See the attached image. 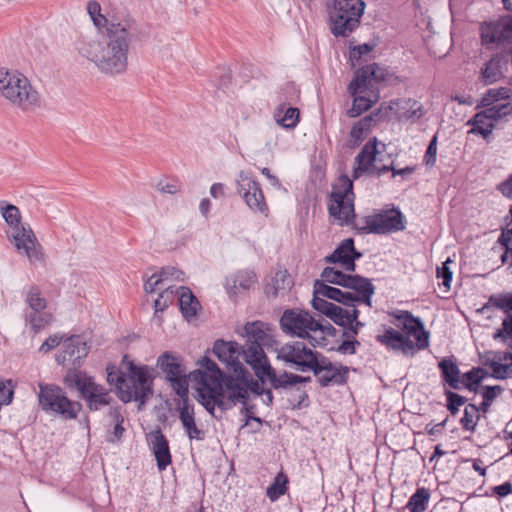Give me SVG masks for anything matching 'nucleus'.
Returning a JSON list of instances; mask_svg holds the SVG:
<instances>
[{"label":"nucleus","mask_w":512,"mask_h":512,"mask_svg":"<svg viewBox=\"0 0 512 512\" xmlns=\"http://www.w3.org/2000/svg\"><path fill=\"white\" fill-rule=\"evenodd\" d=\"M351 274H345L344 272L337 270L333 267H325L321 273L324 283H331L341 287H346Z\"/></svg>","instance_id":"nucleus-44"},{"label":"nucleus","mask_w":512,"mask_h":512,"mask_svg":"<svg viewBox=\"0 0 512 512\" xmlns=\"http://www.w3.org/2000/svg\"><path fill=\"white\" fill-rule=\"evenodd\" d=\"M25 303L28 308L24 312H41L47 307V300L42 297L38 286L32 285L25 291Z\"/></svg>","instance_id":"nucleus-39"},{"label":"nucleus","mask_w":512,"mask_h":512,"mask_svg":"<svg viewBox=\"0 0 512 512\" xmlns=\"http://www.w3.org/2000/svg\"><path fill=\"white\" fill-rule=\"evenodd\" d=\"M296 394L293 396L291 401V405L293 409H301L303 407H307L309 405V396L305 390H301L300 388H296Z\"/></svg>","instance_id":"nucleus-63"},{"label":"nucleus","mask_w":512,"mask_h":512,"mask_svg":"<svg viewBox=\"0 0 512 512\" xmlns=\"http://www.w3.org/2000/svg\"><path fill=\"white\" fill-rule=\"evenodd\" d=\"M253 371L261 383L264 384L268 381L274 390H287L295 386V381L292 379L294 378V373L283 371L278 374L271 366L269 360L255 366Z\"/></svg>","instance_id":"nucleus-22"},{"label":"nucleus","mask_w":512,"mask_h":512,"mask_svg":"<svg viewBox=\"0 0 512 512\" xmlns=\"http://www.w3.org/2000/svg\"><path fill=\"white\" fill-rule=\"evenodd\" d=\"M39 405L47 413L60 415L64 419H76L81 405L71 401L64 391L54 384H39Z\"/></svg>","instance_id":"nucleus-11"},{"label":"nucleus","mask_w":512,"mask_h":512,"mask_svg":"<svg viewBox=\"0 0 512 512\" xmlns=\"http://www.w3.org/2000/svg\"><path fill=\"white\" fill-rule=\"evenodd\" d=\"M265 324L261 321L248 322L244 326L247 337L245 347V362L253 369L266 361L268 358L263 347H271L276 341L264 329Z\"/></svg>","instance_id":"nucleus-13"},{"label":"nucleus","mask_w":512,"mask_h":512,"mask_svg":"<svg viewBox=\"0 0 512 512\" xmlns=\"http://www.w3.org/2000/svg\"><path fill=\"white\" fill-rule=\"evenodd\" d=\"M293 285L294 282L289 272L286 269L279 270L265 285L264 293L268 298H276L280 293H287Z\"/></svg>","instance_id":"nucleus-30"},{"label":"nucleus","mask_w":512,"mask_h":512,"mask_svg":"<svg viewBox=\"0 0 512 512\" xmlns=\"http://www.w3.org/2000/svg\"><path fill=\"white\" fill-rule=\"evenodd\" d=\"M442 380L454 390L460 389L461 371L453 357H443L438 362Z\"/></svg>","instance_id":"nucleus-31"},{"label":"nucleus","mask_w":512,"mask_h":512,"mask_svg":"<svg viewBox=\"0 0 512 512\" xmlns=\"http://www.w3.org/2000/svg\"><path fill=\"white\" fill-rule=\"evenodd\" d=\"M353 97L352 107L348 110V116L351 118L359 116L363 112L369 110L373 105V102L365 96L355 95Z\"/></svg>","instance_id":"nucleus-45"},{"label":"nucleus","mask_w":512,"mask_h":512,"mask_svg":"<svg viewBox=\"0 0 512 512\" xmlns=\"http://www.w3.org/2000/svg\"><path fill=\"white\" fill-rule=\"evenodd\" d=\"M289 479L284 472H279L273 482L268 486L266 495L271 502L277 501L288 491Z\"/></svg>","instance_id":"nucleus-40"},{"label":"nucleus","mask_w":512,"mask_h":512,"mask_svg":"<svg viewBox=\"0 0 512 512\" xmlns=\"http://www.w3.org/2000/svg\"><path fill=\"white\" fill-rule=\"evenodd\" d=\"M314 288L315 294H320L321 296L338 302L342 305L354 307V305L357 303V297L355 293L342 291L341 289L330 286L323 281L315 280Z\"/></svg>","instance_id":"nucleus-28"},{"label":"nucleus","mask_w":512,"mask_h":512,"mask_svg":"<svg viewBox=\"0 0 512 512\" xmlns=\"http://www.w3.org/2000/svg\"><path fill=\"white\" fill-rule=\"evenodd\" d=\"M336 304L329 302L325 299V297L320 294L313 295L312 299V307L319 311L321 314L328 317V315L332 312L333 308H335Z\"/></svg>","instance_id":"nucleus-51"},{"label":"nucleus","mask_w":512,"mask_h":512,"mask_svg":"<svg viewBox=\"0 0 512 512\" xmlns=\"http://www.w3.org/2000/svg\"><path fill=\"white\" fill-rule=\"evenodd\" d=\"M317 362L321 371L313 373L321 387L330 385H344L348 381L349 368L343 365H335L331 360L323 355H318Z\"/></svg>","instance_id":"nucleus-20"},{"label":"nucleus","mask_w":512,"mask_h":512,"mask_svg":"<svg viewBox=\"0 0 512 512\" xmlns=\"http://www.w3.org/2000/svg\"><path fill=\"white\" fill-rule=\"evenodd\" d=\"M256 283L255 271L243 269L226 277L225 288L230 299L235 300L239 293L248 291Z\"/></svg>","instance_id":"nucleus-25"},{"label":"nucleus","mask_w":512,"mask_h":512,"mask_svg":"<svg viewBox=\"0 0 512 512\" xmlns=\"http://www.w3.org/2000/svg\"><path fill=\"white\" fill-rule=\"evenodd\" d=\"M482 398L484 401L489 403H493V401L504 391L503 387L500 385H484L482 386Z\"/></svg>","instance_id":"nucleus-62"},{"label":"nucleus","mask_w":512,"mask_h":512,"mask_svg":"<svg viewBox=\"0 0 512 512\" xmlns=\"http://www.w3.org/2000/svg\"><path fill=\"white\" fill-rule=\"evenodd\" d=\"M107 382L115 385L119 398L125 402L138 401L144 405L153 395V378L147 365L137 366L129 362L128 379L126 374L114 365H108Z\"/></svg>","instance_id":"nucleus-4"},{"label":"nucleus","mask_w":512,"mask_h":512,"mask_svg":"<svg viewBox=\"0 0 512 512\" xmlns=\"http://www.w3.org/2000/svg\"><path fill=\"white\" fill-rule=\"evenodd\" d=\"M494 340H501L506 343L512 339V314H508L502 321V327L493 334Z\"/></svg>","instance_id":"nucleus-50"},{"label":"nucleus","mask_w":512,"mask_h":512,"mask_svg":"<svg viewBox=\"0 0 512 512\" xmlns=\"http://www.w3.org/2000/svg\"><path fill=\"white\" fill-rule=\"evenodd\" d=\"M372 120V115H368L356 122L350 130L351 138L357 142L362 141L364 134L370 129Z\"/></svg>","instance_id":"nucleus-46"},{"label":"nucleus","mask_w":512,"mask_h":512,"mask_svg":"<svg viewBox=\"0 0 512 512\" xmlns=\"http://www.w3.org/2000/svg\"><path fill=\"white\" fill-rule=\"evenodd\" d=\"M64 381L68 387L79 391L90 411L100 410L103 406L109 405L112 400L109 391L83 371L68 369Z\"/></svg>","instance_id":"nucleus-8"},{"label":"nucleus","mask_w":512,"mask_h":512,"mask_svg":"<svg viewBox=\"0 0 512 512\" xmlns=\"http://www.w3.org/2000/svg\"><path fill=\"white\" fill-rule=\"evenodd\" d=\"M373 71L366 66H363L356 70L354 77L348 85V92L351 96L361 94L365 92L369 86H372V82L369 75H373Z\"/></svg>","instance_id":"nucleus-34"},{"label":"nucleus","mask_w":512,"mask_h":512,"mask_svg":"<svg viewBox=\"0 0 512 512\" xmlns=\"http://www.w3.org/2000/svg\"><path fill=\"white\" fill-rule=\"evenodd\" d=\"M486 110H492L496 114L495 120L498 122L503 117L512 113V105L510 102L492 104L491 106L485 107Z\"/></svg>","instance_id":"nucleus-59"},{"label":"nucleus","mask_w":512,"mask_h":512,"mask_svg":"<svg viewBox=\"0 0 512 512\" xmlns=\"http://www.w3.org/2000/svg\"><path fill=\"white\" fill-rule=\"evenodd\" d=\"M511 94L512 90L508 87L489 89L482 97L478 107H488L499 100L507 101Z\"/></svg>","instance_id":"nucleus-43"},{"label":"nucleus","mask_w":512,"mask_h":512,"mask_svg":"<svg viewBox=\"0 0 512 512\" xmlns=\"http://www.w3.org/2000/svg\"><path fill=\"white\" fill-rule=\"evenodd\" d=\"M89 353V346L81 336L72 335L63 342V350L56 356L59 364H71L70 369L78 370Z\"/></svg>","instance_id":"nucleus-19"},{"label":"nucleus","mask_w":512,"mask_h":512,"mask_svg":"<svg viewBox=\"0 0 512 512\" xmlns=\"http://www.w3.org/2000/svg\"><path fill=\"white\" fill-rule=\"evenodd\" d=\"M345 288L354 290L357 293V303L361 302L371 306V297L375 293V287L368 278L351 274Z\"/></svg>","instance_id":"nucleus-29"},{"label":"nucleus","mask_w":512,"mask_h":512,"mask_svg":"<svg viewBox=\"0 0 512 512\" xmlns=\"http://www.w3.org/2000/svg\"><path fill=\"white\" fill-rule=\"evenodd\" d=\"M234 374H224L213 387L202 390L198 402L212 416H215L216 407L222 412L232 409L237 403L248 401L247 377L244 368L233 370Z\"/></svg>","instance_id":"nucleus-2"},{"label":"nucleus","mask_w":512,"mask_h":512,"mask_svg":"<svg viewBox=\"0 0 512 512\" xmlns=\"http://www.w3.org/2000/svg\"><path fill=\"white\" fill-rule=\"evenodd\" d=\"M183 272L179 269L171 266L163 267L158 273L152 274V279L159 277L162 278V283L169 280L170 278L180 279Z\"/></svg>","instance_id":"nucleus-58"},{"label":"nucleus","mask_w":512,"mask_h":512,"mask_svg":"<svg viewBox=\"0 0 512 512\" xmlns=\"http://www.w3.org/2000/svg\"><path fill=\"white\" fill-rule=\"evenodd\" d=\"M237 191L246 205L253 211L268 215V205L260 183L248 172L241 171L237 177Z\"/></svg>","instance_id":"nucleus-16"},{"label":"nucleus","mask_w":512,"mask_h":512,"mask_svg":"<svg viewBox=\"0 0 512 512\" xmlns=\"http://www.w3.org/2000/svg\"><path fill=\"white\" fill-rule=\"evenodd\" d=\"M406 225V218L398 207L382 210L353 221V227L359 234L384 235L403 231Z\"/></svg>","instance_id":"nucleus-7"},{"label":"nucleus","mask_w":512,"mask_h":512,"mask_svg":"<svg viewBox=\"0 0 512 512\" xmlns=\"http://www.w3.org/2000/svg\"><path fill=\"white\" fill-rule=\"evenodd\" d=\"M299 109L287 107L285 103L280 104L274 114V118L280 126L286 129H293L299 122Z\"/></svg>","instance_id":"nucleus-35"},{"label":"nucleus","mask_w":512,"mask_h":512,"mask_svg":"<svg viewBox=\"0 0 512 512\" xmlns=\"http://www.w3.org/2000/svg\"><path fill=\"white\" fill-rule=\"evenodd\" d=\"M497 243L504 248V253L501 255L502 263H506L508 260V256L511 255L512 258V235L506 234V229L503 227L501 229V234L498 237ZM512 265V261H511Z\"/></svg>","instance_id":"nucleus-52"},{"label":"nucleus","mask_w":512,"mask_h":512,"mask_svg":"<svg viewBox=\"0 0 512 512\" xmlns=\"http://www.w3.org/2000/svg\"><path fill=\"white\" fill-rule=\"evenodd\" d=\"M147 441L153 455L155 456L158 470H166V468L172 463V456L167 438L158 428L148 435Z\"/></svg>","instance_id":"nucleus-24"},{"label":"nucleus","mask_w":512,"mask_h":512,"mask_svg":"<svg viewBox=\"0 0 512 512\" xmlns=\"http://www.w3.org/2000/svg\"><path fill=\"white\" fill-rule=\"evenodd\" d=\"M244 373H245V377H247V383H246V385L248 386L247 393L249 394V392H252L256 396H261L265 389L262 387L261 381L258 378H257V380H255L253 378V376L251 375V373L245 367H244Z\"/></svg>","instance_id":"nucleus-57"},{"label":"nucleus","mask_w":512,"mask_h":512,"mask_svg":"<svg viewBox=\"0 0 512 512\" xmlns=\"http://www.w3.org/2000/svg\"><path fill=\"white\" fill-rule=\"evenodd\" d=\"M354 257H362V253L355 248L353 238L344 239L335 250L325 257V262L331 264H341L344 261Z\"/></svg>","instance_id":"nucleus-33"},{"label":"nucleus","mask_w":512,"mask_h":512,"mask_svg":"<svg viewBox=\"0 0 512 512\" xmlns=\"http://www.w3.org/2000/svg\"><path fill=\"white\" fill-rule=\"evenodd\" d=\"M157 367L165 375V379L180 399L189 397L187 370L180 355L171 351L163 352L157 358Z\"/></svg>","instance_id":"nucleus-14"},{"label":"nucleus","mask_w":512,"mask_h":512,"mask_svg":"<svg viewBox=\"0 0 512 512\" xmlns=\"http://www.w3.org/2000/svg\"><path fill=\"white\" fill-rule=\"evenodd\" d=\"M480 384L481 383L478 382L477 377L472 373L471 370L463 373L462 376H460V386L462 385L470 392L477 393Z\"/></svg>","instance_id":"nucleus-54"},{"label":"nucleus","mask_w":512,"mask_h":512,"mask_svg":"<svg viewBox=\"0 0 512 512\" xmlns=\"http://www.w3.org/2000/svg\"><path fill=\"white\" fill-rule=\"evenodd\" d=\"M130 32L121 24H111L106 36L98 43L91 60L105 73L120 74L126 71Z\"/></svg>","instance_id":"nucleus-3"},{"label":"nucleus","mask_w":512,"mask_h":512,"mask_svg":"<svg viewBox=\"0 0 512 512\" xmlns=\"http://www.w3.org/2000/svg\"><path fill=\"white\" fill-rule=\"evenodd\" d=\"M470 407L468 405L464 409L463 417L460 419V424L464 430L475 432L478 421L480 420V414H476V420H473L472 415L469 412Z\"/></svg>","instance_id":"nucleus-56"},{"label":"nucleus","mask_w":512,"mask_h":512,"mask_svg":"<svg viewBox=\"0 0 512 512\" xmlns=\"http://www.w3.org/2000/svg\"><path fill=\"white\" fill-rule=\"evenodd\" d=\"M364 9L363 0H334L329 10L331 33L335 37H349L359 27Z\"/></svg>","instance_id":"nucleus-6"},{"label":"nucleus","mask_w":512,"mask_h":512,"mask_svg":"<svg viewBox=\"0 0 512 512\" xmlns=\"http://www.w3.org/2000/svg\"><path fill=\"white\" fill-rule=\"evenodd\" d=\"M240 403L243 405L241 413L244 414V416H245V424L244 425H248L250 421H255L258 424V426L253 431L254 432L259 431L260 427L263 424V420L260 417L254 415L255 405L248 404V401H244V402H240Z\"/></svg>","instance_id":"nucleus-53"},{"label":"nucleus","mask_w":512,"mask_h":512,"mask_svg":"<svg viewBox=\"0 0 512 512\" xmlns=\"http://www.w3.org/2000/svg\"><path fill=\"white\" fill-rule=\"evenodd\" d=\"M445 396L446 407L452 415H456L459 412L460 406L464 405L467 402L466 397L451 390H446Z\"/></svg>","instance_id":"nucleus-48"},{"label":"nucleus","mask_w":512,"mask_h":512,"mask_svg":"<svg viewBox=\"0 0 512 512\" xmlns=\"http://www.w3.org/2000/svg\"><path fill=\"white\" fill-rule=\"evenodd\" d=\"M509 62L512 64V48L494 54L480 70L479 80L484 85H492L508 72Z\"/></svg>","instance_id":"nucleus-18"},{"label":"nucleus","mask_w":512,"mask_h":512,"mask_svg":"<svg viewBox=\"0 0 512 512\" xmlns=\"http://www.w3.org/2000/svg\"><path fill=\"white\" fill-rule=\"evenodd\" d=\"M480 39L484 46L512 44V14L485 21L480 26Z\"/></svg>","instance_id":"nucleus-17"},{"label":"nucleus","mask_w":512,"mask_h":512,"mask_svg":"<svg viewBox=\"0 0 512 512\" xmlns=\"http://www.w3.org/2000/svg\"><path fill=\"white\" fill-rule=\"evenodd\" d=\"M212 351L228 370L244 368L241 358L245 361V347L237 342L218 339L215 341Z\"/></svg>","instance_id":"nucleus-21"},{"label":"nucleus","mask_w":512,"mask_h":512,"mask_svg":"<svg viewBox=\"0 0 512 512\" xmlns=\"http://www.w3.org/2000/svg\"><path fill=\"white\" fill-rule=\"evenodd\" d=\"M24 319L30 331L36 335L51 324L53 315L45 310L41 312H24Z\"/></svg>","instance_id":"nucleus-36"},{"label":"nucleus","mask_w":512,"mask_h":512,"mask_svg":"<svg viewBox=\"0 0 512 512\" xmlns=\"http://www.w3.org/2000/svg\"><path fill=\"white\" fill-rule=\"evenodd\" d=\"M436 154H437V135H434L432 139L430 140L424 158L423 162L426 166H434L436 163Z\"/></svg>","instance_id":"nucleus-55"},{"label":"nucleus","mask_w":512,"mask_h":512,"mask_svg":"<svg viewBox=\"0 0 512 512\" xmlns=\"http://www.w3.org/2000/svg\"><path fill=\"white\" fill-rule=\"evenodd\" d=\"M495 112L486 110L477 112L467 122V126H471L468 134L480 135L483 139L487 140L496 127L497 121L495 120Z\"/></svg>","instance_id":"nucleus-26"},{"label":"nucleus","mask_w":512,"mask_h":512,"mask_svg":"<svg viewBox=\"0 0 512 512\" xmlns=\"http://www.w3.org/2000/svg\"><path fill=\"white\" fill-rule=\"evenodd\" d=\"M1 214L5 222L12 229V237L18 251L23 250L28 258L39 259L37 239L31 228H26L21 223V214L17 206L7 204L1 206Z\"/></svg>","instance_id":"nucleus-10"},{"label":"nucleus","mask_w":512,"mask_h":512,"mask_svg":"<svg viewBox=\"0 0 512 512\" xmlns=\"http://www.w3.org/2000/svg\"><path fill=\"white\" fill-rule=\"evenodd\" d=\"M389 316L393 318L391 323L402 332L392 327L385 328L383 334L376 336L378 343L406 356H414L418 350L429 347L430 332L425 329L420 317L407 310H395L389 312Z\"/></svg>","instance_id":"nucleus-1"},{"label":"nucleus","mask_w":512,"mask_h":512,"mask_svg":"<svg viewBox=\"0 0 512 512\" xmlns=\"http://www.w3.org/2000/svg\"><path fill=\"white\" fill-rule=\"evenodd\" d=\"M373 72V75H369L372 84L375 83H381V82H388L392 83L393 80H397L398 77L395 76L392 73H389L385 68L380 67L376 63H372L367 65Z\"/></svg>","instance_id":"nucleus-47"},{"label":"nucleus","mask_w":512,"mask_h":512,"mask_svg":"<svg viewBox=\"0 0 512 512\" xmlns=\"http://www.w3.org/2000/svg\"><path fill=\"white\" fill-rule=\"evenodd\" d=\"M176 292L178 293L179 307L183 317L186 320L196 317L200 303L191 289L186 286H179Z\"/></svg>","instance_id":"nucleus-32"},{"label":"nucleus","mask_w":512,"mask_h":512,"mask_svg":"<svg viewBox=\"0 0 512 512\" xmlns=\"http://www.w3.org/2000/svg\"><path fill=\"white\" fill-rule=\"evenodd\" d=\"M87 13L89 14L93 24L99 29L105 28L107 30L108 27L112 23L108 21L105 15L102 14V8L98 1L90 0L86 5Z\"/></svg>","instance_id":"nucleus-41"},{"label":"nucleus","mask_w":512,"mask_h":512,"mask_svg":"<svg viewBox=\"0 0 512 512\" xmlns=\"http://www.w3.org/2000/svg\"><path fill=\"white\" fill-rule=\"evenodd\" d=\"M276 358L283 361L287 366L299 372L317 373L321 371V367L317 362L320 352L309 348L302 341H292L276 348Z\"/></svg>","instance_id":"nucleus-9"},{"label":"nucleus","mask_w":512,"mask_h":512,"mask_svg":"<svg viewBox=\"0 0 512 512\" xmlns=\"http://www.w3.org/2000/svg\"><path fill=\"white\" fill-rule=\"evenodd\" d=\"M491 308H497L503 312L511 314L512 312V293H499L493 294L488 298V301L477 310L478 313L484 314L491 310Z\"/></svg>","instance_id":"nucleus-37"},{"label":"nucleus","mask_w":512,"mask_h":512,"mask_svg":"<svg viewBox=\"0 0 512 512\" xmlns=\"http://www.w3.org/2000/svg\"><path fill=\"white\" fill-rule=\"evenodd\" d=\"M330 200L329 214L342 223H351L350 219L355 218L353 180L346 174L340 175L333 185Z\"/></svg>","instance_id":"nucleus-12"},{"label":"nucleus","mask_w":512,"mask_h":512,"mask_svg":"<svg viewBox=\"0 0 512 512\" xmlns=\"http://www.w3.org/2000/svg\"><path fill=\"white\" fill-rule=\"evenodd\" d=\"M430 491L425 487H419L416 491L410 496L407 504L403 508L404 510H408V512H424L430 500Z\"/></svg>","instance_id":"nucleus-38"},{"label":"nucleus","mask_w":512,"mask_h":512,"mask_svg":"<svg viewBox=\"0 0 512 512\" xmlns=\"http://www.w3.org/2000/svg\"><path fill=\"white\" fill-rule=\"evenodd\" d=\"M453 261L448 257L446 261H444L441 266L436 269V277L442 280L441 285L445 288V292H448L451 288V281L453 277V273L450 270L449 264Z\"/></svg>","instance_id":"nucleus-49"},{"label":"nucleus","mask_w":512,"mask_h":512,"mask_svg":"<svg viewBox=\"0 0 512 512\" xmlns=\"http://www.w3.org/2000/svg\"><path fill=\"white\" fill-rule=\"evenodd\" d=\"M181 401L182 406L179 409V419L185 433L190 440H204L206 433L196 425L194 405L190 403L189 397L181 399Z\"/></svg>","instance_id":"nucleus-27"},{"label":"nucleus","mask_w":512,"mask_h":512,"mask_svg":"<svg viewBox=\"0 0 512 512\" xmlns=\"http://www.w3.org/2000/svg\"><path fill=\"white\" fill-rule=\"evenodd\" d=\"M0 94L25 111L37 106L39 102L38 92L24 75L10 73L3 68L0 69Z\"/></svg>","instance_id":"nucleus-5"},{"label":"nucleus","mask_w":512,"mask_h":512,"mask_svg":"<svg viewBox=\"0 0 512 512\" xmlns=\"http://www.w3.org/2000/svg\"><path fill=\"white\" fill-rule=\"evenodd\" d=\"M375 45L370 43H363L350 48V59L352 61H358L363 55H367L374 49Z\"/></svg>","instance_id":"nucleus-60"},{"label":"nucleus","mask_w":512,"mask_h":512,"mask_svg":"<svg viewBox=\"0 0 512 512\" xmlns=\"http://www.w3.org/2000/svg\"><path fill=\"white\" fill-rule=\"evenodd\" d=\"M280 327L284 333L298 338H311L309 331H317L320 326L318 320L314 319L307 311L295 309L285 310L280 318Z\"/></svg>","instance_id":"nucleus-15"},{"label":"nucleus","mask_w":512,"mask_h":512,"mask_svg":"<svg viewBox=\"0 0 512 512\" xmlns=\"http://www.w3.org/2000/svg\"><path fill=\"white\" fill-rule=\"evenodd\" d=\"M199 364L204 370H195L193 372V378L199 384L197 389L198 398H200L204 388L213 387V385L216 384V382L225 374V372L219 368L217 363L207 356H204L199 361Z\"/></svg>","instance_id":"nucleus-23"},{"label":"nucleus","mask_w":512,"mask_h":512,"mask_svg":"<svg viewBox=\"0 0 512 512\" xmlns=\"http://www.w3.org/2000/svg\"><path fill=\"white\" fill-rule=\"evenodd\" d=\"M360 346V342L353 337V339L345 338L342 343L338 346L337 352L341 354L354 355L357 347Z\"/></svg>","instance_id":"nucleus-64"},{"label":"nucleus","mask_w":512,"mask_h":512,"mask_svg":"<svg viewBox=\"0 0 512 512\" xmlns=\"http://www.w3.org/2000/svg\"><path fill=\"white\" fill-rule=\"evenodd\" d=\"M377 154V143L376 139L374 141L369 140L355 157L356 163H361L366 166L369 170L372 168L373 163L376 161Z\"/></svg>","instance_id":"nucleus-42"},{"label":"nucleus","mask_w":512,"mask_h":512,"mask_svg":"<svg viewBox=\"0 0 512 512\" xmlns=\"http://www.w3.org/2000/svg\"><path fill=\"white\" fill-rule=\"evenodd\" d=\"M173 301V296H171L169 291H162L159 297L154 301L155 313L163 312Z\"/></svg>","instance_id":"nucleus-61"}]
</instances>
